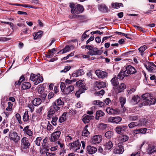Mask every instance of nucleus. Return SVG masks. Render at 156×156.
Segmentation results:
<instances>
[{"instance_id":"obj_15","label":"nucleus","mask_w":156,"mask_h":156,"mask_svg":"<svg viewBox=\"0 0 156 156\" xmlns=\"http://www.w3.org/2000/svg\"><path fill=\"white\" fill-rule=\"evenodd\" d=\"M124 151L123 147L122 145L118 146L113 149V152L115 154H121Z\"/></svg>"},{"instance_id":"obj_18","label":"nucleus","mask_w":156,"mask_h":156,"mask_svg":"<svg viewBox=\"0 0 156 156\" xmlns=\"http://www.w3.org/2000/svg\"><path fill=\"white\" fill-rule=\"evenodd\" d=\"M87 152L90 154L95 153L97 151V148L91 146H87Z\"/></svg>"},{"instance_id":"obj_43","label":"nucleus","mask_w":156,"mask_h":156,"mask_svg":"<svg viewBox=\"0 0 156 156\" xmlns=\"http://www.w3.org/2000/svg\"><path fill=\"white\" fill-rule=\"evenodd\" d=\"M128 118L130 121H135L137 120L138 116L137 115H132L128 116Z\"/></svg>"},{"instance_id":"obj_28","label":"nucleus","mask_w":156,"mask_h":156,"mask_svg":"<svg viewBox=\"0 0 156 156\" xmlns=\"http://www.w3.org/2000/svg\"><path fill=\"white\" fill-rule=\"evenodd\" d=\"M96 85L97 87L98 88L105 87L106 86L105 83L102 81H97L96 83Z\"/></svg>"},{"instance_id":"obj_50","label":"nucleus","mask_w":156,"mask_h":156,"mask_svg":"<svg viewBox=\"0 0 156 156\" xmlns=\"http://www.w3.org/2000/svg\"><path fill=\"white\" fill-rule=\"evenodd\" d=\"M42 138L41 137H38L35 140V144L38 146H39L40 145V143Z\"/></svg>"},{"instance_id":"obj_21","label":"nucleus","mask_w":156,"mask_h":156,"mask_svg":"<svg viewBox=\"0 0 156 156\" xmlns=\"http://www.w3.org/2000/svg\"><path fill=\"white\" fill-rule=\"evenodd\" d=\"M84 74L83 70V69H79L73 73V77H76L81 76Z\"/></svg>"},{"instance_id":"obj_7","label":"nucleus","mask_w":156,"mask_h":156,"mask_svg":"<svg viewBox=\"0 0 156 156\" xmlns=\"http://www.w3.org/2000/svg\"><path fill=\"white\" fill-rule=\"evenodd\" d=\"M127 128V126H118L115 128V130L117 133L120 134H122L126 131Z\"/></svg>"},{"instance_id":"obj_42","label":"nucleus","mask_w":156,"mask_h":156,"mask_svg":"<svg viewBox=\"0 0 156 156\" xmlns=\"http://www.w3.org/2000/svg\"><path fill=\"white\" fill-rule=\"evenodd\" d=\"M126 88V85L123 83H121L118 88L119 92L123 91Z\"/></svg>"},{"instance_id":"obj_6","label":"nucleus","mask_w":156,"mask_h":156,"mask_svg":"<svg viewBox=\"0 0 156 156\" xmlns=\"http://www.w3.org/2000/svg\"><path fill=\"white\" fill-rule=\"evenodd\" d=\"M124 70L125 75L126 76H128L129 75L134 74L136 73V71L134 68L130 65L127 66Z\"/></svg>"},{"instance_id":"obj_59","label":"nucleus","mask_w":156,"mask_h":156,"mask_svg":"<svg viewBox=\"0 0 156 156\" xmlns=\"http://www.w3.org/2000/svg\"><path fill=\"white\" fill-rule=\"evenodd\" d=\"M70 135V134L69 135H68L67 136L66 135V140L68 142H70L72 140V137L69 135Z\"/></svg>"},{"instance_id":"obj_37","label":"nucleus","mask_w":156,"mask_h":156,"mask_svg":"<svg viewBox=\"0 0 156 156\" xmlns=\"http://www.w3.org/2000/svg\"><path fill=\"white\" fill-rule=\"evenodd\" d=\"M66 113L64 112L63 113L62 116L59 118L58 121L60 123L66 120Z\"/></svg>"},{"instance_id":"obj_38","label":"nucleus","mask_w":156,"mask_h":156,"mask_svg":"<svg viewBox=\"0 0 156 156\" xmlns=\"http://www.w3.org/2000/svg\"><path fill=\"white\" fill-rule=\"evenodd\" d=\"M113 132L111 131H108L105 134V136L108 139L111 138L113 136Z\"/></svg>"},{"instance_id":"obj_61","label":"nucleus","mask_w":156,"mask_h":156,"mask_svg":"<svg viewBox=\"0 0 156 156\" xmlns=\"http://www.w3.org/2000/svg\"><path fill=\"white\" fill-rule=\"evenodd\" d=\"M41 125L43 128L45 129L47 127V125H48V122H42Z\"/></svg>"},{"instance_id":"obj_62","label":"nucleus","mask_w":156,"mask_h":156,"mask_svg":"<svg viewBox=\"0 0 156 156\" xmlns=\"http://www.w3.org/2000/svg\"><path fill=\"white\" fill-rule=\"evenodd\" d=\"M83 92L81 90H79L76 92L75 93V95L77 97L79 98L80 96V94L83 93Z\"/></svg>"},{"instance_id":"obj_1","label":"nucleus","mask_w":156,"mask_h":156,"mask_svg":"<svg viewBox=\"0 0 156 156\" xmlns=\"http://www.w3.org/2000/svg\"><path fill=\"white\" fill-rule=\"evenodd\" d=\"M64 105V102L63 99L59 98L56 100L52 103V105L51 106L50 109L48 112L47 116L51 118L52 115L56 112L60 110V108L59 106H63Z\"/></svg>"},{"instance_id":"obj_17","label":"nucleus","mask_w":156,"mask_h":156,"mask_svg":"<svg viewBox=\"0 0 156 156\" xmlns=\"http://www.w3.org/2000/svg\"><path fill=\"white\" fill-rule=\"evenodd\" d=\"M147 153L150 154L156 151V146L150 144L148 145V147L147 149Z\"/></svg>"},{"instance_id":"obj_3","label":"nucleus","mask_w":156,"mask_h":156,"mask_svg":"<svg viewBox=\"0 0 156 156\" xmlns=\"http://www.w3.org/2000/svg\"><path fill=\"white\" fill-rule=\"evenodd\" d=\"M71 8V12L72 14H79L81 13L83 11V6L79 4L75 6L73 3H70L69 5Z\"/></svg>"},{"instance_id":"obj_35","label":"nucleus","mask_w":156,"mask_h":156,"mask_svg":"<svg viewBox=\"0 0 156 156\" xmlns=\"http://www.w3.org/2000/svg\"><path fill=\"white\" fill-rule=\"evenodd\" d=\"M37 76H38V78H37L36 81L34 83V84L36 85L38 84V83L42 82L43 80V77L40 76V74H38Z\"/></svg>"},{"instance_id":"obj_20","label":"nucleus","mask_w":156,"mask_h":156,"mask_svg":"<svg viewBox=\"0 0 156 156\" xmlns=\"http://www.w3.org/2000/svg\"><path fill=\"white\" fill-rule=\"evenodd\" d=\"M98 9L102 12H107L108 11V7L105 4H99L98 6Z\"/></svg>"},{"instance_id":"obj_34","label":"nucleus","mask_w":156,"mask_h":156,"mask_svg":"<svg viewBox=\"0 0 156 156\" xmlns=\"http://www.w3.org/2000/svg\"><path fill=\"white\" fill-rule=\"evenodd\" d=\"M105 115L104 113L101 110H98L96 112V119H99V117L103 116Z\"/></svg>"},{"instance_id":"obj_11","label":"nucleus","mask_w":156,"mask_h":156,"mask_svg":"<svg viewBox=\"0 0 156 156\" xmlns=\"http://www.w3.org/2000/svg\"><path fill=\"white\" fill-rule=\"evenodd\" d=\"M61 132L59 130H57L52 133L51 140V141H57L59 138Z\"/></svg>"},{"instance_id":"obj_41","label":"nucleus","mask_w":156,"mask_h":156,"mask_svg":"<svg viewBox=\"0 0 156 156\" xmlns=\"http://www.w3.org/2000/svg\"><path fill=\"white\" fill-rule=\"evenodd\" d=\"M113 146V144L112 142L111 141H109L105 145V148L106 150H110Z\"/></svg>"},{"instance_id":"obj_57","label":"nucleus","mask_w":156,"mask_h":156,"mask_svg":"<svg viewBox=\"0 0 156 156\" xmlns=\"http://www.w3.org/2000/svg\"><path fill=\"white\" fill-rule=\"evenodd\" d=\"M44 87L43 86H41L38 87L37 92L38 93L42 94L44 92Z\"/></svg>"},{"instance_id":"obj_8","label":"nucleus","mask_w":156,"mask_h":156,"mask_svg":"<svg viewBox=\"0 0 156 156\" xmlns=\"http://www.w3.org/2000/svg\"><path fill=\"white\" fill-rule=\"evenodd\" d=\"M147 69L150 73H153V71L156 70V65L153 62H147V64H144Z\"/></svg>"},{"instance_id":"obj_25","label":"nucleus","mask_w":156,"mask_h":156,"mask_svg":"<svg viewBox=\"0 0 156 156\" xmlns=\"http://www.w3.org/2000/svg\"><path fill=\"white\" fill-rule=\"evenodd\" d=\"M29 126H26L24 128L23 130L25 133L28 135L29 136H31L33 134V133L30 129H29Z\"/></svg>"},{"instance_id":"obj_14","label":"nucleus","mask_w":156,"mask_h":156,"mask_svg":"<svg viewBox=\"0 0 156 156\" xmlns=\"http://www.w3.org/2000/svg\"><path fill=\"white\" fill-rule=\"evenodd\" d=\"M108 121L112 123L118 124L122 120V118L119 116L111 117L109 118Z\"/></svg>"},{"instance_id":"obj_32","label":"nucleus","mask_w":156,"mask_h":156,"mask_svg":"<svg viewBox=\"0 0 156 156\" xmlns=\"http://www.w3.org/2000/svg\"><path fill=\"white\" fill-rule=\"evenodd\" d=\"M41 102V100L39 98H35L32 101L33 105L35 106H38L40 105Z\"/></svg>"},{"instance_id":"obj_19","label":"nucleus","mask_w":156,"mask_h":156,"mask_svg":"<svg viewBox=\"0 0 156 156\" xmlns=\"http://www.w3.org/2000/svg\"><path fill=\"white\" fill-rule=\"evenodd\" d=\"M140 100V98L138 95H134L132 97L130 102L133 105H136L139 102Z\"/></svg>"},{"instance_id":"obj_44","label":"nucleus","mask_w":156,"mask_h":156,"mask_svg":"<svg viewBox=\"0 0 156 156\" xmlns=\"http://www.w3.org/2000/svg\"><path fill=\"white\" fill-rule=\"evenodd\" d=\"M139 126V123L137 122H132L130 123L128 125V126L129 128L132 129L134 127Z\"/></svg>"},{"instance_id":"obj_60","label":"nucleus","mask_w":156,"mask_h":156,"mask_svg":"<svg viewBox=\"0 0 156 156\" xmlns=\"http://www.w3.org/2000/svg\"><path fill=\"white\" fill-rule=\"evenodd\" d=\"M136 90V89L134 88H132L130 90L127 91V94L130 95L132 93L134 92Z\"/></svg>"},{"instance_id":"obj_56","label":"nucleus","mask_w":156,"mask_h":156,"mask_svg":"<svg viewBox=\"0 0 156 156\" xmlns=\"http://www.w3.org/2000/svg\"><path fill=\"white\" fill-rule=\"evenodd\" d=\"M60 87L61 90L63 93L64 92V90H65V89L66 88V86L65 83L63 82H61L60 83Z\"/></svg>"},{"instance_id":"obj_53","label":"nucleus","mask_w":156,"mask_h":156,"mask_svg":"<svg viewBox=\"0 0 156 156\" xmlns=\"http://www.w3.org/2000/svg\"><path fill=\"white\" fill-rule=\"evenodd\" d=\"M147 130V129L146 128H144L143 129H136L135 131H136L137 132H138V133H145Z\"/></svg>"},{"instance_id":"obj_63","label":"nucleus","mask_w":156,"mask_h":156,"mask_svg":"<svg viewBox=\"0 0 156 156\" xmlns=\"http://www.w3.org/2000/svg\"><path fill=\"white\" fill-rule=\"evenodd\" d=\"M52 126L50 123L48 121V125H47V129L48 131H50L52 129Z\"/></svg>"},{"instance_id":"obj_12","label":"nucleus","mask_w":156,"mask_h":156,"mask_svg":"<svg viewBox=\"0 0 156 156\" xmlns=\"http://www.w3.org/2000/svg\"><path fill=\"white\" fill-rule=\"evenodd\" d=\"M102 139V137L100 135L94 136L91 139V142L94 144H98L101 141Z\"/></svg>"},{"instance_id":"obj_31","label":"nucleus","mask_w":156,"mask_h":156,"mask_svg":"<svg viewBox=\"0 0 156 156\" xmlns=\"http://www.w3.org/2000/svg\"><path fill=\"white\" fill-rule=\"evenodd\" d=\"M88 125H86L82 132V136H87L90 134V132L87 129Z\"/></svg>"},{"instance_id":"obj_51","label":"nucleus","mask_w":156,"mask_h":156,"mask_svg":"<svg viewBox=\"0 0 156 156\" xmlns=\"http://www.w3.org/2000/svg\"><path fill=\"white\" fill-rule=\"evenodd\" d=\"M8 106L7 108H6V109L8 111H12V103L10 102H9L8 103Z\"/></svg>"},{"instance_id":"obj_46","label":"nucleus","mask_w":156,"mask_h":156,"mask_svg":"<svg viewBox=\"0 0 156 156\" xmlns=\"http://www.w3.org/2000/svg\"><path fill=\"white\" fill-rule=\"evenodd\" d=\"M56 51L55 48H53L52 49H50L48 51V55L47 56L48 58H51L53 56L54 51Z\"/></svg>"},{"instance_id":"obj_22","label":"nucleus","mask_w":156,"mask_h":156,"mask_svg":"<svg viewBox=\"0 0 156 156\" xmlns=\"http://www.w3.org/2000/svg\"><path fill=\"white\" fill-rule=\"evenodd\" d=\"M73 46L72 45L66 46L65 48L61 50L59 52H62V53H64L67 52L73 49Z\"/></svg>"},{"instance_id":"obj_64","label":"nucleus","mask_w":156,"mask_h":156,"mask_svg":"<svg viewBox=\"0 0 156 156\" xmlns=\"http://www.w3.org/2000/svg\"><path fill=\"white\" fill-rule=\"evenodd\" d=\"M10 39L8 38H6L5 37H0V41L4 42L9 40Z\"/></svg>"},{"instance_id":"obj_39","label":"nucleus","mask_w":156,"mask_h":156,"mask_svg":"<svg viewBox=\"0 0 156 156\" xmlns=\"http://www.w3.org/2000/svg\"><path fill=\"white\" fill-rule=\"evenodd\" d=\"M93 103L94 105H98L100 107H102L104 105V102L100 100L94 101H93Z\"/></svg>"},{"instance_id":"obj_23","label":"nucleus","mask_w":156,"mask_h":156,"mask_svg":"<svg viewBox=\"0 0 156 156\" xmlns=\"http://www.w3.org/2000/svg\"><path fill=\"white\" fill-rule=\"evenodd\" d=\"M106 111L108 114L110 115L115 114L118 113V111L116 109L110 107L107 108Z\"/></svg>"},{"instance_id":"obj_29","label":"nucleus","mask_w":156,"mask_h":156,"mask_svg":"<svg viewBox=\"0 0 156 156\" xmlns=\"http://www.w3.org/2000/svg\"><path fill=\"white\" fill-rule=\"evenodd\" d=\"M111 82L112 85L114 86H116L119 84V82L116 76L113 77L111 80Z\"/></svg>"},{"instance_id":"obj_5","label":"nucleus","mask_w":156,"mask_h":156,"mask_svg":"<svg viewBox=\"0 0 156 156\" xmlns=\"http://www.w3.org/2000/svg\"><path fill=\"white\" fill-rule=\"evenodd\" d=\"M9 137L10 141L17 143L20 140V137L18 135V133L15 131H10L9 133Z\"/></svg>"},{"instance_id":"obj_58","label":"nucleus","mask_w":156,"mask_h":156,"mask_svg":"<svg viewBox=\"0 0 156 156\" xmlns=\"http://www.w3.org/2000/svg\"><path fill=\"white\" fill-rule=\"evenodd\" d=\"M107 124L104 123H101L99 125V127L102 130H104L107 127Z\"/></svg>"},{"instance_id":"obj_4","label":"nucleus","mask_w":156,"mask_h":156,"mask_svg":"<svg viewBox=\"0 0 156 156\" xmlns=\"http://www.w3.org/2000/svg\"><path fill=\"white\" fill-rule=\"evenodd\" d=\"M30 144L28 139L26 137H23L21 140L20 148L22 151L28 149L30 148Z\"/></svg>"},{"instance_id":"obj_55","label":"nucleus","mask_w":156,"mask_h":156,"mask_svg":"<svg viewBox=\"0 0 156 156\" xmlns=\"http://www.w3.org/2000/svg\"><path fill=\"white\" fill-rule=\"evenodd\" d=\"M58 119V117L56 116L53 117L51 122L54 125L56 126V122Z\"/></svg>"},{"instance_id":"obj_13","label":"nucleus","mask_w":156,"mask_h":156,"mask_svg":"<svg viewBox=\"0 0 156 156\" xmlns=\"http://www.w3.org/2000/svg\"><path fill=\"white\" fill-rule=\"evenodd\" d=\"M95 73L98 77L101 78H104L108 76V73L106 72L100 70H97Z\"/></svg>"},{"instance_id":"obj_30","label":"nucleus","mask_w":156,"mask_h":156,"mask_svg":"<svg viewBox=\"0 0 156 156\" xmlns=\"http://www.w3.org/2000/svg\"><path fill=\"white\" fill-rule=\"evenodd\" d=\"M42 31H40L34 33V40L39 39L42 37Z\"/></svg>"},{"instance_id":"obj_36","label":"nucleus","mask_w":156,"mask_h":156,"mask_svg":"<svg viewBox=\"0 0 156 156\" xmlns=\"http://www.w3.org/2000/svg\"><path fill=\"white\" fill-rule=\"evenodd\" d=\"M125 76H126L125 75V71H121L118 74V77L117 78L118 79L122 80L124 78Z\"/></svg>"},{"instance_id":"obj_40","label":"nucleus","mask_w":156,"mask_h":156,"mask_svg":"<svg viewBox=\"0 0 156 156\" xmlns=\"http://www.w3.org/2000/svg\"><path fill=\"white\" fill-rule=\"evenodd\" d=\"M138 123H139V126H144L146 125L147 120L145 119H141L139 121V122Z\"/></svg>"},{"instance_id":"obj_16","label":"nucleus","mask_w":156,"mask_h":156,"mask_svg":"<svg viewBox=\"0 0 156 156\" xmlns=\"http://www.w3.org/2000/svg\"><path fill=\"white\" fill-rule=\"evenodd\" d=\"M74 89V86L70 85L67 86L64 90L63 94H68L72 91H73Z\"/></svg>"},{"instance_id":"obj_45","label":"nucleus","mask_w":156,"mask_h":156,"mask_svg":"<svg viewBox=\"0 0 156 156\" xmlns=\"http://www.w3.org/2000/svg\"><path fill=\"white\" fill-rule=\"evenodd\" d=\"M147 49V46L146 45L141 46L138 49L139 51L141 53V55L143 56L144 55L143 52Z\"/></svg>"},{"instance_id":"obj_26","label":"nucleus","mask_w":156,"mask_h":156,"mask_svg":"<svg viewBox=\"0 0 156 156\" xmlns=\"http://www.w3.org/2000/svg\"><path fill=\"white\" fill-rule=\"evenodd\" d=\"M94 117L93 116L87 115L83 119V121L84 123H88L91 119H94Z\"/></svg>"},{"instance_id":"obj_48","label":"nucleus","mask_w":156,"mask_h":156,"mask_svg":"<svg viewBox=\"0 0 156 156\" xmlns=\"http://www.w3.org/2000/svg\"><path fill=\"white\" fill-rule=\"evenodd\" d=\"M129 139V137L126 135H123L120 137L121 140L122 142H125L127 141Z\"/></svg>"},{"instance_id":"obj_49","label":"nucleus","mask_w":156,"mask_h":156,"mask_svg":"<svg viewBox=\"0 0 156 156\" xmlns=\"http://www.w3.org/2000/svg\"><path fill=\"white\" fill-rule=\"evenodd\" d=\"M38 76L36 75L33 74H32L30 76V79L31 80L33 81H36L37 78H38Z\"/></svg>"},{"instance_id":"obj_10","label":"nucleus","mask_w":156,"mask_h":156,"mask_svg":"<svg viewBox=\"0 0 156 156\" xmlns=\"http://www.w3.org/2000/svg\"><path fill=\"white\" fill-rule=\"evenodd\" d=\"M103 52L101 50H98L96 48H93L91 50L89 51L87 54L90 55H100Z\"/></svg>"},{"instance_id":"obj_47","label":"nucleus","mask_w":156,"mask_h":156,"mask_svg":"<svg viewBox=\"0 0 156 156\" xmlns=\"http://www.w3.org/2000/svg\"><path fill=\"white\" fill-rule=\"evenodd\" d=\"M126 99L124 97H120L119 98V101L121 105V106L123 107L125 103L126 102Z\"/></svg>"},{"instance_id":"obj_54","label":"nucleus","mask_w":156,"mask_h":156,"mask_svg":"<svg viewBox=\"0 0 156 156\" xmlns=\"http://www.w3.org/2000/svg\"><path fill=\"white\" fill-rule=\"evenodd\" d=\"M16 119L18 120L19 123L20 124H22V122L21 120V117L20 114L17 113L16 115Z\"/></svg>"},{"instance_id":"obj_52","label":"nucleus","mask_w":156,"mask_h":156,"mask_svg":"<svg viewBox=\"0 0 156 156\" xmlns=\"http://www.w3.org/2000/svg\"><path fill=\"white\" fill-rule=\"evenodd\" d=\"M71 68V67L69 66H67L65 67L64 69L60 71V73H66Z\"/></svg>"},{"instance_id":"obj_2","label":"nucleus","mask_w":156,"mask_h":156,"mask_svg":"<svg viewBox=\"0 0 156 156\" xmlns=\"http://www.w3.org/2000/svg\"><path fill=\"white\" fill-rule=\"evenodd\" d=\"M142 98L144 101L143 103L144 105H151L154 104L155 103V99L149 93H145L143 94Z\"/></svg>"},{"instance_id":"obj_24","label":"nucleus","mask_w":156,"mask_h":156,"mask_svg":"<svg viewBox=\"0 0 156 156\" xmlns=\"http://www.w3.org/2000/svg\"><path fill=\"white\" fill-rule=\"evenodd\" d=\"M28 112L27 111H25L23 115V119L24 122H29L30 120V118L29 117Z\"/></svg>"},{"instance_id":"obj_9","label":"nucleus","mask_w":156,"mask_h":156,"mask_svg":"<svg viewBox=\"0 0 156 156\" xmlns=\"http://www.w3.org/2000/svg\"><path fill=\"white\" fill-rule=\"evenodd\" d=\"M69 145L70 149H72L75 151L80 149L81 146L80 143L78 140L69 144Z\"/></svg>"},{"instance_id":"obj_27","label":"nucleus","mask_w":156,"mask_h":156,"mask_svg":"<svg viewBox=\"0 0 156 156\" xmlns=\"http://www.w3.org/2000/svg\"><path fill=\"white\" fill-rule=\"evenodd\" d=\"M31 86V84L29 82H24L21 85V88L23 90L27 89L30 88Z\"/></svg>"},{"instance_id":"obj_33","label":"nucleus","mask_w":156,"mask_h":156,"mask_svg":"<svg viewBox=\"0 0 156 156\" xmlns=\"http://www.w3.org/2000/svg\"><path fill=\"white\" fill-rule=\"evenodd\" d=\"M112 5L113 8L116 9H118L121 7H123V4L121 3L115 2V3H112Z\"/></svg>"}]
</instances>
